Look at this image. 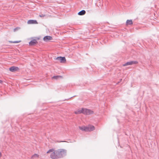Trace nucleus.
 Returning a JSON list of instances; mask_svg holds the SVG:
<instances>
[{"mask_svg": "<svg viewBox=\"0 0 159 159\" xmlns=\"http://www.w3.org/2000/svg\"><path fill=\"white\" fill-rule=\"evenodd\" d=\"M57 151L58 158L62 157L66 155V151L65 150L61 149Z\"/></svg>", "mask_w": 159, "mask_h": 159, "instance_id": "f257e3e1", "label": "nucleus"}, {"mask_svg": "<svg viewBox=\"0 0 159 159\" xmlns=\"http://www.w3.org/2000/svg\"><path fill=\"white\" fill-rule=\"evenodd\" d=\"M57 151H55L53 149H50V157L53 159H55L58 158Z\"/></svg>", "mask_w": 159, "mask_h": 159, "instance_id": "f03ea898", "label": "nucleus"}, {"mask_svg": "<svg viewBox=\"0 0 159 159\" xmlns=\"http://www.w3.org/2000/svg\"><path fill=\"white\" fill-rule=\"evenodd\" d=\"M83 114L85 115H90L93 113V112L92 111L85 108H83Z\"/></svg>", "mask_w": 159, "mask_h": 159, "instance_id": "7ed1b4c3", "label": "nucleus"}, {"mask_svg": "<svg viewBox=\"0 0 159 159\" xmlns=\"http://www.w3.org/2000/svg\"><path fill=\"white\" fill-rule=\"evenodd\" d=\"M138 63V62L136 61H130L128 62L125 64L123 65L124 66H126L128 65H131L133 64H137Z\"/></svg>", "mask_w": 159, "mask_h": 159, "instance_id": "20e7f679", "label": "nucleus"}, {"mask_svg": "<svg viewBox=\"0 0 159 159\" xmlns=\"http://www.w3.org/2000/svg\"><path fill=\"white\" fill-rule=\"evenodd\" d=\"M56 59L60 61L62 63H65L66 62V59L65 57H57Z\"/></svg>", "mask_w": 159, "mask_h": 159, "instance_id": "39448f33", "label": "nucleus"}, {"mask_svg": "<svg viewBox=\"0 0 159 159\" xmlns=\"http://www.w3.org/2000/svg\"><path fill=\"white\" fill-rule=\"evenodd\" d=\"M86 131H91L95 129V127L93 125H89L87 126H86Z\"/></svg>", "mask_w": 159, "mask_h": 159, "instance_id": "423d86ee", "label": "nucleus"}, {"mask_svg": "<svg viewBox=\"0 0 159 159\" xmlns=\"http://www.w3.org/2000/svg\"><path fill=\"white\" fill-rule=\"evenodd\" d=\"M38 43L36 39H34L31 40L29 43V45L31 46L34 45Z\"/></svg>", "mask_w": 159, "mask_h": 159, "instance_id": "0eeeda50", "label": "nucleus"}, {"mask_svg": "<svg viewBox=\"0 0 159 159\" xmlns=\"http://www.w3.org/2000/svg\"><path fill=\"white\" fill-rule=\"evenodd\" d=\"M19 70V68L17 67L12 66L9 68V70L11 72H15Z\"/></svg>", "mask_w": 159, "mask_h": 159, "instance_id": "6e6552de", "label": "nucleus"}, {"mask_svg": "<svg viewBox=\"0 0 159 159\" xmlns=\"http://www.w3.org/2000/svg\"><path fill=\"white\" fill-rule=\"evenodd\" d=\"M27 23L28 24H37L38 22L36 20H30L28 21Z\"/></svg>", "mask_w": 159, "mask_h": 159, "instance_id": "1a4fd4ad", "label": "nucleus"}, {"mask_svg": "<svg viewBox=\"0 0 159 159\" xmlns=\"http://www.w3.org/2000/svg\"><path fill=\"white\" fill-rule=\"evenodd\" d=\"M62 77L61 75H57V76H53L52 77V79H55L56 80H57L60 79H62Z\"/></svg>", "mask_w": 159, "mask_h": 159, "instance_id": "9d476101", "label": "nucleus"}, {"mask_svg": "<svg viewBox=\"0 0 159 159\" xmlns=\"http://www.w3.org/2000/svg\"><path fill=\"white\" fill-rule=\"evenodd\" d=\"M83 108H82V109H78L76 111H75V113L76 114H78L81 113H83Z\"/></svg>", "mask_w": 159, "mask_h": 159, "instance_id": "9b49d317", "label": "nucleus"}, {"mask_svg": "<svg viewBox=\"0 0 159 159\" xmlns=\"http://www.w3.org/2000/svg\"><path fill=\"white\" fill-rule=\"evenodd\" d=\"M86 11L84 10H82L78 12V14L79 15H83L85 14Z\"/></svg>", "mask_w": 159, "mask_h": 159, "instance_id": "f8f14e48", "label": "nucleus"}, {"mask_svg": "<svg viewBox=\"0 0 159 159\" xmlns=\"http://www.w3.org/2000/svg\"><path fill=\"white\" fill-rule=\"evenodd\" d=\"M133 24V21L132 20H127L126 22V25H131Z\"/></svg>", "mask_w": 159, "mask_h": 159, "instance_id": "ddd939ff", "label": "nucleus"}, {"mask_svg": "<svg viewBox=\"0 0 159 159\" xmlns=\"http://www.w3.org/2000/svg\"><path fill=\"white\" fill-rule=\"evenodd\" d=\"M44 41L47 42L48 40H50V36H45L43 39Z\"/></svg>", "mask_w": 159, "mask_h": 159, "instance_id": "4468645a", "label": "nucleus"}, {"mask_svg": "<svg viewBox=\"0 0 159 159\" xmlns=\"http://www.w3.org/2000/svg\"><path fill=\"white\" fill-rule=\"evenodd\" d=\"M39 155L37 154H35L33 155L31 157V158L33 159H36L39 157Z\"/></svg>", "mask_w": 159, "mask_h": 159, "instance_id": "2eb2a0df", "label": "nucleus"}, {"mask_svg": "<svg viewBox=\"0 0 159 159\" xmlns=\"http://www.w3.org/2000/svg\"><path fill=\"white\" fill-rule=\"evenodd\" d=\"M79 128L80 129L84 131H86V126H79Z\"/></svg>", "mask_w": 159, "mask_h": 159, "instance_id": "dca6fc26", "label": "nucleus"}, {"mask_svg": "<svg viewBox=\"0 0 159 159\" xmlns=\"http://www.w3.org/2000/svg\"><path fill=\"white\" fill-rule=\"evenodd\" d=\"M20 42H21L20 40L14 41H9V42H10V43H20Z\"/></svg>", "mask_w": 159, "mask_h": 159, "instance_id": "f3484780", "label": "nucleus"}, {"mask_svg": "<svg viewBox=\"0 0 159 159\" xmlns=\"http://www.w3.org/2000/svg\"><path fill=\"white\" fill-rule=\"evenodd\" d=\"M45 15H44L42 14L41 15H40L39 16L41 17H43Z\"/></svg>", "mask_w": 159, "mask_h": 159, "instance_id": "a211bd4d", "label": "nucleus"}, {"mask_svg": "<svg viewBox=\"0 0 159 159\" xmlns=\"http://www.w3.org/2000/svg\"><path fill=\"white\" fill-rule=\"evenodd\" d=\"M50 153V149L47 152V153Z\"/></svg>", "mask_w": 159, "mask_h": 159, "instance_id": "6ab92c4d", "label": "nucleus"}, {"mask_svg": "<svg viewBox=\"0 0 159 159\" xmlns=\"http://www.w3.org/2000/svg\"><path fill=\"white\" fill-rule=\"evenodd\" d=\"M2 80H0V83H2Z\"/></svg>", "mask_w": 159, "mask_h": 159, "instance_id": "aec40b11", "label": "nucleus"}, {"mask_svg": "<svg viewBox=\"0 0 159 159\" xmlns=\"http://www.w3.org/2000/svg\"><path fill=\"white\" fill-rule=\"evenodd\" d=\"M1 156H2V154H1V152H0V157H1Z\"/></svg>", "mask_w": 159, "mask_h": 159, "instance_id": "412c9836", "label": "nucleus"}, {"mask_svg": "<svg viewBox=\"0 0 159 159\" xmlns=\"http://www.w3.org/2000/svg\"><path fill=\"white\" fill-rule=\"evenodd\" d=\"M50 40H52V37H51V36H50Z\"/></svg>", "mask_w": 159, "mask_h": 159, "instance_id": "4be33fe9", "label": "nucleus"}, {"mask_svg": "<svg viewBox=\"0 0 159 159\" xmlns=\"http://www.w3.org/2000/svg\"><path fill=\"white\" fill-rule=\"evenodd\" d=\"M16 28H15V29H14V30L15 31H16Z\"/></svg>", "mask_w": 159, "mask_h": 159, "instance_id": "5701e85b", "label": "nucleus"}, {"mask_svg": "<svg viewBox=\"0 0 159 159\" xmlns=\"http://www.w3.org/2000/svg\"><path fill=\"white\" fill-rule=\"evenodd\" d=\"M63 142H66V141H63Z\"/></svg>", "mask_w": 159, "mask_h": 159, "instance_id": "b1692460", "label": "nucleus"}]
</instances>
